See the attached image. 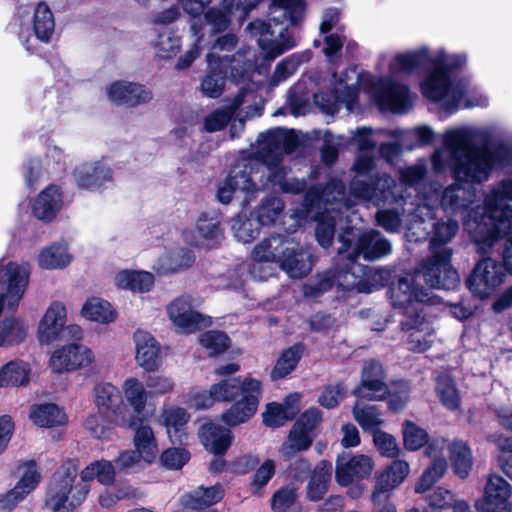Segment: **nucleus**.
Wrapping results in <instances>:
<instances>
[{"label": "nucleus", "instance_id": "1a4fd4ad", "mask_svg": "<svg viewBox=\"0 0 512 512\" xmlns=\"http://www.w3.org/2000/svg\"><path fill=\"white\" fill-rule=\"evenodd\" d=\"M370 131L357 130L356 140L361 153L352 166L355 176L350 183V193L355 199L370 201L378 206L394 198L393 188L396 182L386 173L371 175L374 161L370 151L375 148V144L370 139Z\"/></svg>", "mask_w": 512, "mask_h": 512}, {"label": "nucleus", "instance_id": "f257e3e1", "mask_svg": "<svg viewBox=\"0 0 512 512\" xmlns=\"http://www.w3.org/2000/svg\"><path fill=\"white\" fill-rule=\"evenodd\" d=\"M420 75V90L433 102L444 101L448 95V56L445 49L431 51L421 46L396 53L388 62V74L379 76L361 73L356 67L340 74L303 76L289 91L288 109L295 116L307 114L314 105L327 118L334 119L342 109L347 114L360 111L359 90L367 93L382 112L405 114L417 99L399 74Z\"/></svg>", "mask_w": 512, "mask_h": 512}, {"label": "nucleus", "instance_id": "4468645a", "mask_svg": "<svg viewBox=\"0 0 512 512\" xmlns=\"http://www.w3.org/2000/svg\"><path fill=\"white\" fill-rule=\"evenodd\" d=\"M263 111V100L252 90H243L230 105L217 109L205 119L204 128H225L232 118L244 124L246 120L259 117Z\"/></svg>", "mask_w": 512, "mask_h": 512}, {"label": "nucleus", "instance_id": "052dcab7", "mask_svg": "<svg viewBox=\"0 0 512 512\" xmlns=\"http://www.w3.org/2000/svg\"><path fill=\"white\" fill-rule=\"evenodd\" d=\"M445 471L446 461L444 459L434 461L416 483L415 492H426L438 479L444 475Z\"/></svg>", "mask_w": 512, "mask_h": 512}, {"label": "nucleus", "instance_id": "2eb2a0df", "mask_svg": "<svg viewBox=\"0 0 512 512\" xmlns=\"http://www.w3.org/2000/svg\"><path fill=\"white\" fill-rule=\"evenodd\" d=\"M238 39L234 34H225L216 39L206 56V61H213L223 65H229L230 78L239 83L248 76L252 66L254 55L249 49L240 50L231 58L222 53L231 52L237 45Z\"/></svg>", "mask_w": 512, "mask_h": 512}, {"label": "nucleus", "instance_id": "dca6fc26", "mask_svg": "<svg viewBox=\"0 0 512 512\" xmlns=\"http://www.w3.org/2000/svg\"><path fill=\"white\" fill-rule=\"evenodd\" d=\"M95 404L98 412L109 422L119 426H134L130 409L124 404L119 389L110 383H101L94 388Z\"/></svg>", "mask_w": 512, "mask_h": 512}, {"label": "nucleus", "instance_id": "6e6d98bb", "mask_svg": "<svg viewBox=\"0 0 512 512\" xmlns=\"http://www.w3.org/2000/svg\"><path fill=\"white\" fill-rule=\"evenodd\" d=\"M285 205L279 197H268L261 201L256 210L257 220L262 226H271L276 224L282 216Z\"/></svg>", "mask_w": 512, "mask_h": 512}, {"label": "nucleus", "instance_id": "4d7b16f0", "mask_svg": "<svg viewBox=\"0 0 512 512\" xmlns=\"http://www.w3.org/2000/svg\"><path fill=\"white\" fill-rule=\"evenodd\" d=\"M82 315L99 323H110L115 319L110 303L100 298H91L86 301L82 308Z\"/></svg>", "mask_w": 512, "mask_h": 512}, {"label": "nucleus", "instance_id": "ddd939ff", "mask_svg": "<svg viewBox=\"0 0 512 512\" xmlns=\"http://www.w3.org/2000/svg\"><path fill=\"white\" fill-rule=\"evenodd\" d=\"M341 247L339 254L348 253V258L356 260L362 256L366 260H376L391 253L390 242L380 232L369 230L361 234L353 228H347L339 235Z\"/></svg>", "mask_w": 512, "mask_h": 512}, {"label": "nucleus", "instance_id": "bf43d9fd", "mask_svg": "<svg viewBox=\"0 0 512 512\" xmlns=\"http://www.w3.org/2000/svg\"><path fill=\"white\" fill-rule=\"evenodd\" d=\"M296 498L297 495L293 488H282L274 494L272 508L275 512H299L300 508Z\"/></svg>", "mask_w": 512, "mask_h": 512}, {"label": "nucleus", "instance_id": "0eeeda50", "mask_svg": "<svg viewBox=\"0 0 512 512\" xmlns=\"http://www.w3.org/2000/svg\"><path fill=\"white\" fill-rule=\"evenodd\" d=\"M29 276L27 263H0V346L19 343L26 337L25 327L11 312L23 298Z\"/></svg>", "mask_w": 512, "mask_h": 512}, {"label": "nucleus", "instance_id": "69168bd1", "mask_svg": "<svg viewBox=\"0 0 512 512\" xmlns=\"http://www.w3.org/2000/svg\"><path fill=\"white\" fill-rule=\"evenodd\" d=\"M200 344L209 350L211 355L219 354L229 347V337L220 331H208L201 335Z\"/></svg>", "mask_w": 512, "mask_h": 512}, {"label": "nucleus", "instance_id": "864d4df0", "mask_svg": "<svg viewBox=\"0 0 512 512\" xmlns=\"http://www.w3.org/2000/svg\"><path fill=\"white\" fill-rule=\"evenodd\" d=\"M134 443L137 452L148 463H151L157 453V444L152 428L147 425H141L136 429Z\"/></svg>", "mask_w": 512, "mask_h": 512}, {"label": "nucleus", "instance_id": "680f3d73", "mask_svg": "<svg viewBox=\"0 0 512 512\" xmlns=\"http://www.w3.org/2000/svg\"><path fill=\"white\" fill-rule=\"evenodd\" d=\"M404 445L408 450L415 451L420 449L428 438L427 432L411 421H406L403 425Z\"/></svg>", "mask_w": 512, "mask_h": 512}, {"label": "nucleus", "instance_id": "37998d69", "mask_svg": "<svg viewBox=\"0 0 512 512\" xmlns=\"http://www.w3.org/2000/svg\"><path fill=\"white\" fill-rule=\"evenodd\" d=\"M29 417L35 425L40 427L62 425L67 420L65 412L53 403L32 405Z\"/></svg>", "mask_w": 512, "mask_h": 512}, {"label": "nucleus", "instance_id": "f8f14e48", "mask_svg": "<svg viewBox=\"0 0 512 512\" xmlns=\"http://www.w3.org/2000/svg\"><path fill=\"white\" fill-rule=\"evenodd\" d=\"M264 184L260 163L257 162L256 156L250 154L249 157H242L227 178L219 183L216 198L222 204H228L236 190L254 193Z\"/></svg>", "mask_w": 512, "mask_h": 512}, {"label": "nucleus", "instance_id": "f03ea898", "mask_svg": "<svg viewBox=\"0 0 512 512\" xmlns=\"http://www.w3.org/2000/svg\"><path fill=\"white\" fill-rule=\"evenodd\" d=\"M448 224H434V235L430 241L431 256L425 260L415 275H406L399 279L392 290L391 301L395 308L402 309L406 317L401 322L404 331H411L408 339L409 349L423 352L430 346L429 325L425 322L422 305L430 302L429 293L420 287L423 280L429 287L442 289L448 278Z\"/></svg>", "mask_w": 512, "mask_h": 512}, {"label": "nucleus", "instance_id": "4c0bfd02", "mask_svg": "<svg viewBox=\"0 0 512 512\" xmlns=\"http://www.w3.org/2000/svg\"><path fill=\"white\" fill-rule=\"evenodd\" d=\"M208 71L201 82L202 93L209 98H218L225 88L229 65L207 61Z\"/></svg>", "mask_w": 512, "mask_h": 512}, {"label": "nucleus", "instance_id": "e433bc0d", "mask_svg": "<svg viewBox=\"0 0 512 512\" xmlns=\"http://www.w3.org/2000/svg\"><path fill=\"white\" fill-rule=\"evenodd\" d=\"M189 420L186 410L179 407H169L163 410L162 421L167 429L170 441L183 444L187 439L185 425Z\"/></svg>", "mask_w": 512, "mask_h": 512}, {"label": "nucleus", "instance_id": "6ab92c4d", "mask_svg": "<svg viewBox=\"0 0 512 512\" xmlns=\"http://www.w3.org/2000/svg\"><path fill=\"white\" fill-rule=\"evenodd\" d=\"M167 314L173 325L182 333L190 334L208 327L211 319L197 312L192 306V298L182 295L167 306Z\"/></svg>", "mask_w": 512, "mask_h": 512}, {"label": "nucleus", "instance_id": "8fccbe9b", "mask_svg": "<svg viewBox=\"0 0 512 512\" xmlns=\"http://www.w3.org/2000/svg\"><path fill=\"white\" fill-rule=\"evenodd\" d=\"M96 478L103 485H111L115 480V467L108 460H98L90 463L80 473L79 481L87 483Z\"/></svg>", "mask_w": 512, "mask_h": 512}, {"label": "nucleus", "instance_id": "6e6552de", "mask_svg": "<svg viewBox=\"0 0 512 512\" xmlns=\"http://www.w3.org/2000/svg\"><path fill=\"white\" fill-rule=\"evenodd\" d=\"M508 200H512V178L503 180L487 196L480 221L469 219L465 223L479 253L487 254L493 247L497 232H506L511 226L512 208Z\"/></svg>", "mask_w": 512, "mask_h": 512}, {"label": "nucleus", "instance_id": "b1692460", "mask_svg": "<svg viewBox=\"0 0 512 512\" xmlns=\"http://www.w3.org/2000/svg\"><path fill=\"white\" fill-rule=\"evenodd\" d=\"M385 379L383 366L375 360H368L362 369L360 385L353 394L359 399L381 400L388 392Z\"/></svg>", "mask_w": 512, "mask_h": 512}, {"label": "nucleus", "instance_id": "bb28decb", "mask_svg": "<svg viewBox=\"0 0 512 512\" xmlns=\"http://www.w3.org/2000/svg\"><path fill=\"white\" fill-rule=\"evenodd\" d=\"M250 385V393L241 397L229 409L221 415V420L227 426L235 427L247 422L257 411L260 397L262 394V385L260 381L247 383Z\"/></svg>", "mask_w": 512, "mask_h": 512}, {"label": "nucleus", "instance_id": "c03bdc74", "mask_svg": "<svg viewBox=\"0 0 512 512\" xmlns=\"http://www.w3.org/2000/svg\"><path fill=\"white\" fill-rule=\"evenodd\" d=\"M125 399L130 406V415L133 416L134 425L137 420H140L139 416L143 412L146 405V390L144 385L136 378H128L124 381L122 386Z\"/></svg>", "mask_w": 512, "mask_h": 512}, {"label": "nucleus", "instance_id": "473e14b6", "mask_svg": "<svg viewBox=\"0 0 512 512\" xmlns=\"http://www.w3.org/2000/svg\"><path fill=\"white\" fill-rule=\"evenodd\" d=\"M485 500L493 512H512V486L499 475H490L485 485Z\"/></svg>", "mask_w": 512, "mask_h": 512}, {"label": "nucleus", "instance_id": "3c124183", "mask_svg": "<svg viewBox=\"0 0 512 512\" xmlns=\"http://www.w3.org/2000/svg\"><path fill=\"white\" fill-rule=\"evenodd\" d=\"M311 59V52L305 51L302 53H295L279 62L274 70L271 78L273 86L278 85L280 82L285 81L291 75H293L298 67Z\"/></svg>", "mask_w": 512, "mask_h": 512}, {"label": "nucleus", "instance_id": "13d9d810", "mask_svg": "<svg viewBox=\"0 0 512 512\" xmlns=\"http://www.w3.org/2000/svg\"><path fill=\"white\" fill-rule=\"evenodd\" d=\"M488 440L498 448V464L501 470L512 479V438L489 435Z\"/></svg>", "mask_w": 512, "mask_h": 512}, {"label": "nucleus", "instance_id": "423d86ee", "mask_svg": "<svg viewBox=\"0 0 512 512\" xmlns=\"http://www.w3.org/2000/svg\"><path fill=\"white\" fill-rule=\"evenodd\" d=\"M352 206L351 201L345 197V186L339 179H331L327 185L311 187L304 199V207L298 213L291 215L295 219V226L299 220L310 214L314 209L317 214V226L315 236L323 248L331 246L337 219L342 215V209L348 210Z\"/></svg>", "mask_w": 512, "mask_h": 512}, {"label": "nucleus", "instance_id": "5fc2aeb1", "mask_svg": "<svg viewBox=\"0 0 512 512\" xmlns=\"http://www.w3.org/2000/svg\"><path fill=\"white\" fill-rule=\"evenodd\" d=\"M71 255L65 245H51L43 249L38 256V263L45 269H58L68 265Z\"/></svg>", "mask_w": 512, "mask_h": 512}, {"label": "nucleus", "instance_id": "393cba45", "mask_svg": "<svg viewBox=\"0 0 512 512\" xmlns=\"http://www.w3.org/2000/svg\"><path fill=\"white\" fill-rule=\"evenodd\" d=\"M93 361L94 354L88 347L73 343L53 352L50 367L56 373H63L87 367Z\"/></svg>", "mask_w": 512, "mask_h": 512}, {"label": "nucleus", "instance_id": "a211bd4d", "mask_svg": "<svg viewBox=\"0 0 512 512\" xmlns=\"http://www.w3.org/2000/svg\"><path fill=\"white\" fill-rule=\"evenodd\" d=\"M65 335L79 338L81 329L77 325L66 326V308L61 302H53L46 310L38 326L41 343L50 344Z\"/></svg>", "mask_w": 512, "mask_h": 512}, {"label": "nucleus", "instance_id": "49530a36", "mask_svg": "<svg viewBox=\"0 0 512 512\" xmlns=\"http://www.w3.org/2000/svg\"><path fill=\"white\" fill-rule=\"evenodd\" d=\"M30 367L24 361H11L0 369V387H16L28 384Z\"/></svg>", "mask_w": 512, "mask_h": 512}, {"label": "nucleus", "instance_id": "c85d7f7f", "mask_svg": "<svg viewBox=\"0 0 512 512\" xmlns=\"http://www.w3.org/2000/svg\"><path fill=\"white\" fill-rule=\"evenodd\" d=\"M182 236L184 242L190 246L210 249L219 243L222 232L216 219L208 218L203 214L199 216L193 227L183 231Z\"/></svg>", "mask_w": 512, "mask_h": 512}, {"label": "nucleus", "instance_id": "72a5a7b5", "mask_svg": "<svg viewBox=\"0 0 512 512\" xmlns=\"http://www.w3.org/2000/svg\"><path fill=\"white\" fill-rule=\"evenodd\" d=\"M198 434L204 447L216 456L224 454L233 440L230 429L213 422L202 425Z\"/></svg>", "mask_w": 512, "mask_h": 512}, {"label": "nucleus", "instance_id": "c756f323", "mask_svg": "<svg viewBox=\"0 0 512 512\" xmlns=\"http://www.w3.org/2000/svg\"><path fill=\"white\" fill-rule=\"evenodd\" d=\"M77 185L90 191L99 190L113 180L111 168L103 161H93L80 165L73 172Z\"/></svg>", "mask_w": 512, "mask_h": 512}, {"label": "nucleus", "instance_id": "0e129e2a", "mask_svg": "<svg viewBox=\"0 0 512 512\" xmlns=\"http://www.w3.org/2000/svg\"><path fill=\"white\" fill-rule=\"evenodd\" d=\"M295 415V410L288 411L283 405L270 403L263 414V422L270 427H280Z\"/></svg>", "mask_w": 512, "mask_h": 512}, {"label": "nucleus", "instance_id": "39448f33", "mask_svg": "<svg viewBox=\"0 0 512 512\" xmlns=\"http://www.w3.org/2000/svg\"><path fill=\"white\" fill-rule=\"evenodd\" d=\"M270 22L254 21L247 26L252 37L267 59H274L296 46V40L288 33L287 26L298 25L304 19V0H273L270 6Z\"/></svg>", "mask_w": 512, "mask_h": 512}, {"label": "nucleus", "instance_id": "9d476101", "mask_svg": "<svg viewBox=\"0 0 512 512\" xmlns=\"http://www.w3.org/2000/svg\"><path fill=\"white\" fill-rule=\"evenodd\" d=\"M8 29L17 35L27 52L33 53L36 50L34 38L44 44L51 42L55 32L54 14L45 2L19 4Z\"/></svg>", "mask_w": 512, "mask_h": 512}, {"label": "nucleus", "instance_id": "7ed1b4c3", "mask_svg": "<svg viewBox=\"0 0 512 512\" xmlns=\"http://www.w3.org/2000/svg\"><path fill=\"white\" fill-rule=\"evenodd\" d=\"M511 163L512 145L492 141L478 130H450V166L456 181L450 185V206L460 198L461 182L480 183L493 167Z\"/></svg>", "mask_w": 512, "mask_h": 512}, {"label": "nucleus", "instance_id": "e2e57ef3", "mask_svg": "<svg viewBox=\"0 0 512 512\" xmlns=\"http://www.w3.org/2000/svg\"><path fill=\"white\" fill-rule=\"evenodd\" d=\"M388 406L392 411L403 409L410 399V387L405 381H398L388 389Z\"/></svg>", "mask_w": 512, "mask_h": 512}, {"label": "nucleus", "instance_id": "58836bf2", "mask_svg": "<svg viewBox=\"0 0 512 512\" xmlns=\"http://www.w3.org/2000/svg\"><path fill=\"white\" fill-rule=\"evenodd\" d=\"M259 381L252 377H246L242 381L239 378H229L212 385V394L216 401H234L238 397H244L250 393L247 383Z\"/></svg>", "mask_w": 512, "mask_h": 512}, {"label": "nucleus", "instance_id": "ea45409f", "mask_svg": "<svg viewBox=\"0 0 512 512\" xmlns=\"http://www.w3.org/2000/svg\"><path fill=\"white\" fill-rule=\"evenodd\" d=\"M155 37L151 40L155 54L160 59H171L181 49V38L171 28H155Z\"/></svg>", "mask_w": 512, "mask_h": 512}, {"label": "nucleus", "instance_id": "2f4dec72", "mask_svg": "<svg viewBox=\"0 0 512 512\" xmlns=\"http://www.w3.org/2000/svg\"><path fill=\"white\" fill-rule=\"evenodd\" d=\"M195 262L194 253L183 247L165 250L154 262L153 269L159 275L178 273L191 267Z\"/></svg>", "mask_w": 512, "mask_h": 512}, {"label": "nucleus", "instance_id": "412c9836", "mask_svg": "<svg viewBox=\"0 0 512 512\" xmlns=\"http://www.w3.org/2000/svg\"><path fill=\"white\" fill-rule=\"evenodd\" d=\"M108 101L118 106L136 108L146 105L153 99V92L147 86L126 80H117L105 88Z\"/></svg>", "mask_w": 512, "mask_h": 512}, {"label": "nucleus", "instance_id": "4be33fe9", "mask_svg": "<svg viewBox=\"0 0 512 512\" xmlns=\"http://www.w3.org/2000/svg\"><path fill=\"white\" fill-rule=\"evenodd\" d=\"M373 470L374 461L369 455H343L336 460L335 480L346 487L369 478Z\"/></svg>", "mask_w": 512, "mask_h": 512}, {"label": "nucleus", "instance_id": "338daca9", "mask_svg": "<svg viewBox=\"0 0 512 512\" xmlns=\"http://www.w3.org/2000/svg\"><path fill=\"white\" fill-rule=\"evenodd\" d=\"M23 468L24 471L19 481L16 483V486L29 495L39 485L41 481V474L36 463L33 461L27 462Z\"/></svg>", "mask_w": 512, "mask_h": 512}, {"label": "nucleus", "instance_id": "9b49d317", "mask_svg": "<svg viewBox=\"0 0 512 512\" xmlns=\"http://www.w3.org/2000/svg\"><path fill=\"white\" fill-rule=\"evenodd\" d=\"M89 491V484L78 480L76 463L66 461L55 472L47 487L44 508L50 512H76Z\"/></svg>", "mask_w": 512, "mask_h": 512}, {"label": "nucleus", "instance_id": "79ce46f5", "mask_svg": "<svg viewBox=\"0 0 512 512\" xmlns=\"http://www.w3.org/2000/svg\"><path fill=\"white\" fill-rule=\"evenodd\" d=\"M473 467V455L468 444L462 440H455L450 445V468L460 479L469 476Z\"/></svg>", "mask_w": 512, "mask_h": 512}, {"label": "nucleus", "instance_id": "7c9ffc66", "mask_svg": "<svg viewBox=\"0 0 512 512\" xmlns=\"http://www.w3.org/2000/svg\"><path fill=\"white\" fill-rule=\"evenodd\" d=\"M136 361L144 370L155 371L161 364L160 346L149 332L137 330L134 333Z\"/></svg>", "mask_w": 512, "mask_h": 512}, {"label": "nucleus", "instance_id": "5701e85b", "mask_svg": "<svg viewBox=\"0 0 512 512\" xmlns=\"http://www.w3.org/2000/svg\"><path fill=\"white\" fill-rule=\"evenodd\" d=\"M288 238L281 235H272L258 243L253 251L254 263L251 266L250 274L258 280H266L271 272L263 269L262 263L276 262L280 265L281 250L285 248Z\"/></svg>", "mask_w": 512, "mask_h": 512}, {"label": "nucleus", "instance_id": "f3484780", "mask_svg": "<svg viewBox=\"0 0 512 512\" xmlns=\"http://www.w3.org/2000/svg\"><path fill=\"white\" fill-rule=\"evenodd\" d=\"M505 278L503 265L486 257L479 261L466 280L468 289L480 298L489 297Z\"/></svg>", "mask_w": 512, "mask_h": 512}, {"label": "nucleus", "instance_id": "603ef678", "mask_svg": "<svg viewBox=\"0 0 512 512\" xmlns=\"http://www.w3.org/2000/svg\"><path fill=\"white\" fill-rule=\"evenodd\" d=\"M301 354L302 346L300 344H295L284 350L271 371L272 380L282 379L291 373L299 362Z\"/></svg>", "mask_w": 512, "mask_h": 512}, {"label": "nucleus", "instance_id": "20e7f679", "mask_svg": "<svg viewBox=\"0 0 512 512\" xmlns=\"http://www.w3.org/2000/svg\"><path fill=\"white\" fill-rule=\"evenodd\" d=\"M302 152L295 130H267L261 132L256 143L251 145V155L256 156L263 172L265 186L267 182L278 184L285 193L298 194L305 190L304 179L284 178L285 169L280 166L284 155Z\"/></svg>", "mask_w": 512, "mask_h": 512}, {"label": "nucleus", "instance_id": "f704fd0d", "mask_svg": "<svg viewBox=\"0 0 512 512\" xmlns=\"http://www.w3.org/2000/svg\"><path fill=\"white\" fill-rule=\"evenodd\" d=\"M62 194L55 185L44 189L33 204V214L39 220L51 221L62 208Z\"/></svg>", "mask_w": 512, "mask_h": 512}, {"label": "nucleus", "instance_id": "c9c22d12", "mask_svg": "<svg viewBox=\"0 0 512 512\" xmlns=\"http://www.w3.org/2000/svg\"><path fill=\"white\" fill-rule=\"evenodd\" d=\"M224 496L222 485L216 484L211 487H199L190 494L181 498L183 507L191 511H201L219 502Z\"/></svg>", "mask_w": 512, "mask_h": 512}, {"label": "nucleus", "instance_id": "774afa93", "mask_svg": "<svg viewBox=\"0 0 512 512\" xmlns=\"http://www.w3.org/2000/svg\"><path fill=\"white\" fill-rule=\"evenodd\" d=\"M232 13L231 8L227 4V0H224L223 9L211 8L206 12L205 18L215 32H220L229 26L230 15Z\"/></svg>", "mask_w": 512, "mask_h": 512}, {"label": "nucleus", "instance_id": "a19ab883", "mask_svg": "<svg viewBox=\"0 0 512 512\" xmlns=\"http://www.w3.org/2000/svg\"><path fill=\"white\" fill-rule=\"evenodd\" d=\"M114 282L118 288L145 293L153 287L154 276L147 271L123 270L116 274Z\"/></svg>", "mask_w": 512, "mask_h": 512}, {"label": "nucleus", "instance_id": "de8ad7c7", "mask_svg": "<svg viewBox=\"0 0 512 512\" xmlns=\"http://www.w3.org/2000/svg\"><path fill=\"white\" fill-rule=\"evenodd\" d=\"M352 414L364 431L374 433L384 423L382 412L376 405H365L357 401L352 409Z\"/></svg>", "mask_w": 512, "mask_h": 512}, {"label": "nucleus", "instance_id": "a878e982", "mask_svg": "<svg viewBox=\"0 0 512 512\" xmlns=\"http://www.w3.org/2000/svg\"><path fill=\"white\" fill-rule=\"evenodd\" d=\"M279 267L294 279L303 278L310 273L313 267L311 253L299 243L288 239L285 248L281 250Z\"/></svg>", "mask_w": 512, "mask_h": 512}, {"label": "nucleus", "instance_id": "a18cd8bd", "mask_svg": "<svg viewBox=\"0 0 512 512\" xmlns=\"http://www.w3.org/2000/svg\"><path fill=\"white\" fill-rule=\"evenodd\" d=\"M331 475V463L327 461L319 462L307 485V498L309 500L318 501L324 496L328 491V484L331 479Z\"/></svg>", "mask_w": 512, "mask_h": 512}, {"label": "nucleus", "instance_id": "09e8293b", "mask_svg": "<svg viewBox=\"0 0 512 512\" xmlns=\"http://www.w3.org/2000/svg\"><path fill=\"white\" fill-rule=\"evenodd\" d=\"M313 439V433L307 432L294 424L280 452L285 460H290L296 453L307 450L311 446Z\"/></svg>", "mask_w": 512, "mask_h": 512}, {"label": "nucleus", "instance_id": "aec40b11", "mask_svg": "<svg viewBox=\"0 0 512 512\" xmlns=\"http://www.w3.org/2000/svg\"><path fill=\"white\" fill-rule=\"evenodd\" d=\"M488 105L489 98L474 82L471 75H462L461 78L452 82V88L450 87V115L460 109L486 108Z\"/></svg>", "mask_w": 512, "mask_h": 512}, {"label": "nucleus", "instance_id": "cd10ccee", "mask_svg": "<svg viewBox=\"0 0 512 512\" xmlns=\"http://www.w3.org/2000/svg\"><path fill=\"white\" fill-rule=\"evenodd\" d=\"M410 472L409 464L403 460L393 461L375 478L371 501L378 505L387 500L392 490L401 484Z\"/></svg>", "mask_w": 512, "mask_h": 512}]
</instances>
